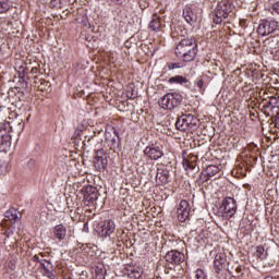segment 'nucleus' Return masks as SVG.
Returning <instances> with one entry per match:
<instances>
[{"instance_id":"20","label":"nucleus","mask_w":279,"mask_h":279,"mask_svg":"<svg viewBox=\"0 0 279 279\" xmlns=\"http://www.w3.org/2000/svg\"><path fill=\"white\" fill-rule=\"evenodd\" d=\"M143 276V269L138 268V267H133L131 269H129L128 271V277L130 279H140Z\"/></svg>"},{"instance_id":"34","label":"nucleus","mask_w":279,"mask_h":279,"mask_svg":"<svg viewBox=\"0 0 279 279\" xmlns=\"http://www.w3.org/2000/svg\"><path fill=\"white\" fill-rule=\"evenodd\" d=\"M187 169H191V171H193V169H195V163L190 161Z\"/></svg>"},{"instance_id":"15","label":"nucleus","mask_w":279,"mask_h":279,"mask_svg":"<svg viewBox=\"0 0 279 279\" xmlns=\"http://www.w3.org/2000/svg\"><path fill=\"white\" fill-rule=\"evenodd\" d=\"M220 169L218 166L209 165L201 174L203 182H208L211 178H215L219 173Z\"/></svg>"},{"instance_id":"17","label":"nucleus","mask_w":279,"mask_h":279,"mask_svg":"<svg viewBox=\"0 0 279 279\" xmlns=\"http://www.w3.org/2000/svg\"><path fill=\"white\" fill-rule=\"evenodd\" d=\"M183 17L185 19L186 23H189L190 25L192 23L197 22V15L193 13V9H191L190 7H185L183 9Z\"/></svg>"},{"instance_id":"38","label":"nucleus","mask_w":279,"mask_h":279,"mask_svg":"<svg viewBox=\"0 0 279 279\" xmlns=\"http://www.w3.org/2000/svg\"><path fill=\"white\" fill-rule=\"evenodd\" d=\"M1 53H3V50H1V48H0V56H1Z\"/></svg>"},{"instance_id":"12","label":"nucleus","mask_w":279,"mask_h":279,"mask_svg":"<svg viewBox=\"0 0 279 279\" xmlns=\"http://www.w3.org/2000/svg\"><path fill=\"white\" fill-rule=\"evenodd\" d=\"M165 258L170 265H182L184 263V253L170 251L165 255Z\"/></svg>"},{"instance_id":"35","label":"nucleus","mask_w":279,"mask_h":279,"mask_svg":"<svg viewBox=\"0 0 279 279\" xmlns=\"http://www.w3.org/2000/svg\"><path fill=\"white\" fill-rule=\"evenodd\" d=\"M10 234H12V231H8V230H7V231L4 232V235H5L7 239H10Z\"/></svg>"},{"instance_id":"14","label":"nucleus","mask_w":279,"mask_h":279,"mask_svg":"<svg viewBox=\"0 0 279 279\" xmlns=\"http://www.w3.org/2000/svg\"><path fill=\"white\" fill-rule=\"evenodd\" d=\"M98 198L99 192L97 191V187H94L92 185L85 187L84 199L87 204H95V202H97Z\"/></svg>"},{"instance_id":"37","label":"nucleus","mask_w":279,"mask_h":279,"mask_svg":"<svg viewBox=\"0 0 279 279\" xmlns=\"http://www.w3.org/2000/svg\"><path fill=\"white\" fill-rule=\"evenodd\" d=\"M112 1H114L116 3L121 4V3H123L125 0H112Z\"/></svg>"},{"instance_id":"8","label":"nucleus","mask_w":279,"mask_h":279,"mask_svg":"<svg viewBox=\"0 0 279 279\" xmlns=\"http://www.w3.org/2000/svg\"><path fill=\"white\" fill-rule=\"evenodd\" d=\"M114 230H117V225L114 223V220H106L96 226V232L102 239L110 236V234H112Z\"/></svg>"},{"instance_id":"21","label":"nucleus","mask_w":279,"mask_h":279,"mask_svg":"<svg viewBox=\"0 0 279 279\" xmlns=\"http://www.w3.org/2000/svg\"><path fill=\"white\" fill-rule=\"evenodd\" d=\"M149 27L150 29H153V32H160V17L157 14L153 15V20L149 23Z\"/></svg>"},{"instance_id":"6","label":"nucleus","mask_w":279,"mask_h":279,"mask_svg":"<svg viewBox=\"0 0 279 279\" xmlns=\"http://www.w3.org/2000/svg\"><path fill=\"white\" fill-rule=\"evenodd\" d=\"M197 126V118L193 114H183L178 118L175 122L177 130L180 132H186V130H193Z\"/></svg>"},{"instance_id":"4","label":"nucleus","mask_w":279,"mask_h":279,"mask_svg":"<svg viewBox=\"0 0 279 279\" xmlns=\"http://www.w3.org/2000/svg\"><path fill=\"white\" fill-rule=\"evenodd\" d=\"M183 97L178 93H168L159 101L163 110H174L182 104Z\"/></svg>"},{"instance_id":"31","label":"nucleus","mask_w":279,"mask_h":279,"mask_svg":"<svg viewBox=\"0 0 279 279\" xmlns=\"http://www.w3.org/2000/svg\"><path fill=\"white\" fill-rule=\"evenodd\" d=\"M196 85L198 88H204V80L197 81Z\"/></svg>"},{"instance_id":"13","label":"nucleus","mask_w":279,"mask_h":279,"mask_svg":"<svg viewBox=\"0 0 279 279\" xmlns=\"http://www.w3.org/2000/svg\"><path fill=\"white\" fill-rule=\"evenodd\" d=\"M227 263H228V258L226 257V254L223 253L216 254L214 259V269L216 274H221V271L226 269Z\"/></svg>"},{"instance_id":"26","label":"nucleus","mask_w":279,"mask_h":279,"mask_svg":"<svg viewBox=\"0 0 279 279\" xmlns=\"http://www.w3.org/2000/svg\"><path fill=\"white\" fill-rule=\"evenodd\" d=\"M10 10V4L5 0H0V14H3Z\"/></svg>"},{"instance_id":"5","label":"nucleus","mask_w":279,"mask_h":279,"mask_svg":"<svg viewBox=\"0 0 279 279\" xmlns=\"http://www.w3.org/2000/svg\"><path fill=\"white\" fill-rule=\"evenodd\" d=\"M220 213L222 219H232V217L236 215V201L233 197L223 198Z\"/></svg>"},{"instance_id":"23","label":"nucleus","mask_w":279,"mask_h":279,"mask_svg":"<svg viewBox=\"0 0 279 279\" xmlns=\"http://www.w3.org/2000/svg\"><path fill=\"white\" fill-rule=\"evenodd\" d=\"M156 180H160L161 184H167L169 180V171L161 170L157 172Z\"/></svg>"},{"instance_id":"24","label":"nucleus","mask_w":279,"mask_h":279,"mask_svg":"<svg viewBox=\"0 0 279 279\" xmlns=\"http://www.w3.org/2000/svg\"><path fill=\"white\" fill-rule=\"evenodd\" d=\"M255 256L257 260H265V258H267V252H265V247L263 245L256 247Z\"/></svg>"},{"instance_id":"32","label":"nucleus","mask_w":279,"mask_h":279,"mask_svg":"<svg viewBox=\"0 0 279 279\" xmlns=\"http://www.w3.org/2000/svg\"><path fill=\"white\" fill-rule=\"evenodd\" d=\"M189 165H191V161H189V159H183L184 169H187Z\"/></svg>"},{"instance_id":"28","label":"nucleus","mask_w":279,"mask_h":279,"mask_svg":"<svg viewBox=\"0 0 279 279\" xmlns=\"http://www.w3.org/2000/svg\"><path fill=\"white\" fill-rule=\"evenodd\" d=\"M196 279H206V272H204V269L196 270Z\"/></svg>"},{"instance_id":"18","label":"nucleus","mask_w":279,"mask_h":279,"mask_svg":"<svg viewBox=\"0 0 279 279\" xmlns=\"http://www.w3.org/2000/svg\"><path fill=\"white\" fill-rule=\"evenodd\" d=\"M4 218L7 219V221L16 223V221H19V210H16L15 208H10L4 213Z\"/></svg>"},{"instance_id":"30","label":"nucleus","mask_w":279,"mask_h":279,"mask_svg":"<svg viewBox=\"0 0 279 279\" xmlns=\"http://www.w3.org/2000/svg\"><path fill=\"white\" fill-rule=\"evenodd\" d=\"M272 10L279 15V1L272 4Z\"/></svg>"},{"instance_id":"22","label":"nucleus","mask_w":279,"mask_h":279,"mask_svg":"<svg viewBox=\"0 0 279 279\" xmlns=\"http://www.w3.org/2000/svg\"><path fill=\"white\" fill-rule=\"evenodd\" d=\"M189 78L180 75H175L169 78V84H187Z\"/></svg>"},{"instance_id":"2","label":"nucleus","mask_w":279,"mask_h":279,"mask_svg":"<svg viewBox=\"0 0 279 279\" xmlns=\"http://www.w3.org/2000/svg\"><path fill=\"white\" fill-rule=\"evenodd\" d=\"M230 12H232V4H230L228 0L218 2L214 11V23L216 25H221L223 21L228 19Z\"/></svg>"},{"instance_id":"16","label":"nucleus","mask_w":279,"mask_h":279,"mask_svg":"<svg viewBox=\"0 0 279 279\" xmlns=\"http://www.w3.org/2000/svg\"><path fill=\"white\" fill-rule=\"evenodd\" d=\"M52 232H53V235L56 236V239L58 241H65L66 240V234H68L66 226L57 225V226H54Z\"/></svg>"},{"instance_id":"29","label":"nucleus","mask_w":279,"mask_h":279,"mask_svg":"<svg viewBox=\"0 0 279 279\" xmlns=\"http://www.w3.org/2000/svg\"><path fill=\"white\" fill-rule=\"evenodd\" d=\"M181 66H182V65H180V63L174 62V63H170V64L168 65V69H169L170 71H173V69H181Z\"/></svg>"},{"instance_id":"11","label":"nucleus","mask_w":279,"mask_h":279,"mask_svg":"<svg viewBox=\"0 0 279 279\" xmlns=\"http://www.w3.org/2000/svg\"><path fill=\"white\" fill-rule=\"evenodd\" d=\"M144 156H146V158H149V160H160V158L165 156V151L160 146H147L144 149Z\"/></svg>"},{"instance_id":"9","label":"nucleus","mask_w":279,"mask_h":279,"mask_svg":"<svg viewBox=\"0 0 279 279\" xmlns=\"http://www.w3.org/2000/svg\"><path fill=\"white\" fill-rule=\"evenodd\" d=\"M191 216V205L189 201L183 199L180 202L179 207L177 209V217L181 223H184Z\"/></svg>"},{"instance_id":"36","label":"nucleus","mask_w":279,"mask_h":279,"mask_svg":"<svg viewBox=\"0 0 279 279\" xmlns=\"http://www.w3.org/2000/svg\"><path fill=\"white\" fill-rule=\"evenodd\" d=\"M236 274H241L243 271V269L241 268V266H239L236 269H235Z\"/></svg>"},{"instance_id":"3","label":"nucleus","mask_w":279,"mask_h":279,"mask_svg":"<svg viewBox=\"0 0 279 279\" xmlns=\"http://www.w3.org/2000/svg\"><path fill=\"white\" fill-rule=\"evenodd\" d=\"M12 125L10 122H4L0 125V151H8L12 147Z\"/></svg>"},{"instance_id":"10","label":"nucleus","mask_w":279,"mask_h":279,"mask_svg":"<svg viewBox=\"0 0 279 279\" xmlns=\"http://www.w3.org/2000/svg\"><path fill=\"white\" fill-rule=\"evenodd\" d=\"M94 167L98 171H104V169L108 167V154H106V150L100 149L96 151V156L94 159Z\"/></svg>"},{"instance_id":"19","label":"nucleus","mask_w":279,"mask_h":279,"mask_svg":"<svg viewBox=\"0 0 279 279\" xmlns=\"http://www.w3.org/2000/svg\"><path fill=\"white\" fill-rule=\"evenodd\" d=\"M43 269H44V276L49 279H56V274L53 272V266L49 263L46 262V264H43Z\"/></svg>"},{"instance_id":"33","label":"nucleus","mask_w":279,"mask_h":279,"mask_svg":"<svg viewBox=\"0 0 279 279\" xmlns=\"http://www.w3.org/2000/svg\"><path fill=\"white\" fill-rule=\"evenodd\" d=\"M89 144H90V137H85L83 145H89Z\"/></svg>"},{"instance_id":"27","label":"nucleus","mask_w":279,"mask_h":279,"mask_svg":"<svg viewBox=\"0 0 279 279\" xmlns=\"http://www.w3.org/2000/svg\"><path fill=\"white\" fill-rule=\"evenodd\" d=\"M33 260H34V263H39L41 265V267H43V265H47V263H49V260L41 259L40 256H38V255H34Z\"/></svg>"},{"instance_id":"1","label":"nucleus","mask_w":279,"mask_h":279,"mask_svg":"<svg viewBox=\"0 0 279 279\" xmlns=\"http://www.w3.org/2000/svg\"><path fill=\"white\" fill-rule=\"evenodd\" d=\"M174 53L182 62H193L197 57V43L193 38H184L175 47Z\"/></svg>"},{"instance_id":"25","label":"nucleus","mask_w":279,"mask_h":279,"mask_svg":"<svg viewBox=\"0 0 279 279\" xmlns=\"http://www.w3.org/2000/svg\"><path fill=\"white\" fill-rule=\"evenodd\" d=\"M96 279H105L106 278V268L104 266H97L95 268Z\"/></svg>"},{"instance_id":"7","label":"nucleus","mask_w":279,"mask_h":279,"mask_svg":"<svg viewBox=\"0 0 279 279\" xmlns=\"http://www.w3.org/2000/svg\"><path fill=\"white\" fill-rule=\"evenodd\" d=\"M278 21L276 20H262L257 28V34L259 36H269L274 32H278Z\"/></svg>"}]
</instances>
